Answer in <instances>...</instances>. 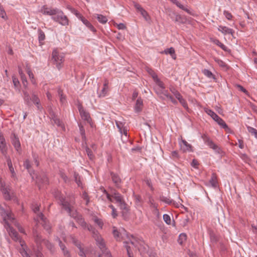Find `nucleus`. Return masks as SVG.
I'll list each match as a JSON object with an SVG mask.
<instances>
[{"instance_id":"052dcab7","label":"nucleus","mask_w":257,"mask_h":257,"mask_svg":"<svg viewBox=\"0 0 257 257\" xmlns=\"http://www.w3.org/2000/svg\"><path fill=\"white\" fill-rule=\"evenodd\" d=\"M107 89L108 88L103 87L102 89L101 90V93L99 94V97L105 96L107 93Z\"/></svg>"},{"instance_id":"f03ea898","label":"nucleus","mask_w":257,"mask_h":257,"mask_svg":"<svg viewBox=\"0 0 257 257\" xmlns=\"http://www.w3.org/2000/svg\"><path fill=\"white\" fill-rule=\"evenodd\" d=\"M59 200L60 201V204L62 206L63 208L67 211L69 214V215L74 218L75 220L78 218L81 215L79 214L77 211L74 209L70 206L69 202L66 200L65 198L62 196L61 195L58 196Z\"/></svg>"},{"instance_id":"9b49d317","label":"nucleus","mask_w":257,"mask_h":257,"mask_svg":"<svg viewBox=\"0 0 257 257\" xmlns=\"http://www.w3.org/2000/svg\"><path fill=\"white\" fill-rule=\"evenodd\" d=\"M134 6L138 11L141 13V15L144 17L146 21H148L150 20V18L148 12L143 8L140 4L134 2Z\"/></svg>"},{"instance_id":"c03bdc74","label":"nucleus","mask_w":257,"mask_h":257,"mask_svg":"<svg viewBox=\"0 0 257 257\" xmlns=\"http://www.w3.org/2000/svg\"><path fill=\"white\" fill-rule=\"evenodd\" d=\"M187 239V235L185 233H181L180 234L178 239V242L179 244H183V242Z\"/></svg>"},{"instance_id":"69168bd1","label":"nucleus","mask_w":257,"mask_h":257,"mask_svg":"<svg viewBox=\"0 0 257 257\" xmlns=\"http://www.w3.org/2000/svg\"><path fill=\"white\" fill-rule=\"evenodd\" d=\"M62 251L65 257H71L70 252L67 248L64 249V250H62Z\"/></svg>"},{"instance_id":"7ed1b4c3","label":"nucleus","mask_w":257,"mask_h":257,"mask_svg":"<svg viewBox=\"0 0 257 257\" xmlns=\"http://www.w3.org/2000/svg\"><path fill=\"white\" fill-rule=\"evenodd\" d=\"M51 60L56 67L60 70L63 66L64 58L63 54H60L56 49H55L52 53Z\"/></svg>"},{"instance_id":"8fccbe9b","label":"nucleus","mask_w":257,"mask_h":257,"mask_svg":"<svg viewBox=\"0 0 257 257\" xmlns=\"http://www.w3.org/2000/svg\"><path fill=\"white\" fill-rule=\"evenodd\" d=\"M43 243L49 249L51 250L53 249L54 246L53 244L48 240H44Z\"/></svg>"},{"instance_id":"cd10ccee","label":"nucleus","mask_w":257,"mask_h":257,"mask_svg":"<svg viewBox=\"0 0 257 257\" xmlns=\"http://www.w3.org/2000/svg\"><path fill=\"white\" fill-rule=\"evenodd\" d=\"M169 1L170 2H171L173 4L176 5L180 9L185 11L188 14H190V10L189 9L186 8L183 5H182L181 3H180L178 1H177V0H169Z\"/></svg>"},{"instance_id":"5701e85b","label":"nucleus","mask_w":257,"mask_h":257,"mask_svg":"<svg viewBox=\"0 0 257 257\" xmlns=\"http://www.w3.org/2000/svg\"><path fill=\"white\" fill-rule=\"evenodd\" d=\"M24 167L28 171L30 176L32 177L33 180H34V177L33 175L34 174V171L31 169V165L30 164V161L28 160H26L24 162Z\"/></svg>"},{"instance_id":"f8f14e48","label":"nucleus","mask_w":257,"mask_h":257,"mask_svg":"<svg viewBox=\"0 0 257 257\" xmlns=\"http://www.w3.org/2000/svg\"><path fill=\"white\" fill-rule=\"evenodd\" d=\"M58 9L49 8L46 6H43L41 12L44 14L54 16L58 13Z\"/></svg>"},{"instance_id":"e433bc0d","label":"nucleus","mask_w":257,"mask_h":257,"mask_svg":"<svg viewBox=\"0 0 257 257\" xmlns=\"http://www.w3.org/2000/svg\"><path fill=\"white\" fill-rule=\"evenodd\" d=\"M83 23L86 25L91 31L94 32L96 31L95 28L91 25V24L86 19L83 20Z\"/></svg>"},{"instance_id":"aec40b11","label":"nucleus","mask_w":257,"mask_h":257,"mask_svg":"<svg viewBox=\"0 0 257 257\" xmlns=\"http://www.w3.org/2000/svg\"><path fill=\"white\" fill-rule=\"evenodd\" d=\"M110 176L112 181L114 183L116 187L118 188L120 187V184L121 182V180L119 176L112 172H110Z\"/></svg>"},{"instance_id":"3c124183","label":"nucleus","mask_w":257,"mask_h":257,"mask_svg":"<svg viewBox=\"0 0 257 257\" xmlns=\"http://www.w3.org/2000/svg\"><path fill=\"white\" fill-rule=\"evenodd\" d=\"M178 100L185 108H188L187 103L182 96H181L178 99Z\"/></svg>"},{"instance_id":"a878e982","label":"nucleus","mask_w":257,"mask_h":257,"mask_svg":"<svg viewBox=\"0 0 257 257\" xmlns=\"http://www.w3.org/2000/svg\"><path fill=\"white\" fill-rule=\"evenodd\" d=\"M218 30L225 35L227 34H232L233 33L232 29L225 26H219Z\"/></svg>"},{"instance_id":"49530a36","label":"nucleus","mask_w":257,"mask_h":257,"mask_svg":"<svg viewBox=\"0 0 257 257\" xmlns=\"http://www.w3.org/2000/svg\"><path fill=\"white\" fill-rule=\"evenodd\" d=\"M39 33V41L40 42L43 41L45 39V35L44 34V32L41 29L39 30L38 31Z\"/></svg>"},{"instance_id":"4d7b16f0","label":"nucleus","mask_w":257,"mask_h":257,"mask_svg":"<svg viewBox=\"0 0 257 257\" xmlns=\"http://www.w3.org/2000/svg\"><path fill=\"white\" fill-rule=\"evenodd\" d=\"M24 100L28 106H30L31 105V97L30 95L25 97L24 98Z\"/></svg>"},{"instance_id":"393cba45","label":"nucleus","mask_w":257,"mask_h":257,"mask_svg":"<svg viewBox=\"0 0 257 257\" xmlns=\"http://www.w3.org/2000/svg\"><path fill=\"white\" fill-rule=\"evenodd\" d=\"M6 158L7 159V164H8V165L9 167V170L11 172V173H12V177L14 178L16 176V173L14 171V168L13 167L12 161H11L10 157L6 156Z\"/></svg>"},{"instance_id":"a18cd8bd","label":"nucleus","mask_w":257,"mask_h":257,"mask_svg":"<svg viewBox=\"0 0 257 257\" xmlns=\"http://www.w3.org/2000/svg\"><path fill=\"white\" fill-rule=\"evenodd\" d=\"M160 200L168 204H170L172 203V200L170 199L167 197L161 196L160 197Z\"/></svg>"},{"instance_id":"b1692460","label":"nucleus","mask_w":257,"mask_h":257,"mask_svg":"<svg viewBox=\"0 0 257 257\" xmlns=\"http://www.w3.org/2000/svg\"><path fill=\"white\" fill-rule=\"evenodd\" d=\"M112 197L117 203H119V202L123 201V198L121 195L115 190L112 191Z\"/></svg>"},{"instance_id":"f257e3e1","label":"nucleus","mask_w":257,"mask_h":257,"mask_svg":"<svg viewBox=\"0 0 257 257\" xmlns=\"http://www.w3.org/2000/svg\"><path fill=\"white\" fill-rule=\"evenodd\" d=\"M92 236L96 241L97 245L99 247L101 250L103 254L105 257H112L110 251L106 247V244L104 239L100 235L99 233L97 230H93L92 233Z\"/></svg>"},{"instance_id":"f3484780","label":"nucleus","mask_w":257,"mask_h":257,"mask_svg":"<svg viewBox=\"0 0 257 257\" xmlns=\"http://www.w3.org/2000/svg\"><path fill=\"white\" fill-rule=\"evenodd\" d=\"M33 235L35 241L38 245L40 244L42 242H44V240H45L42 238L41 235L40 234L38 231L35 229H33Z\"/></svg>"},{"instance_id":"680f3d73","label":"nucleus","mask_w":257,"mask_h":257,"mask_svg":"<svg viewBox=\"0 0 257 257\" xmlns=\"http://www.w3.org/2000/svg\"><path fill=\"white\" fill-rule=\"evenodd\" d=\"M148 72L152 75L153 78L154 79V80H156L157 79V78H158L157 74L154 72V71L150 69L148 70Z\"/></svg>"},{"instance_id":"4be33fe9","label":"nucleus","mask_w":257,"mask_h":257,"mask_svg":"<svg viewBox=\"0 0 257 257\" xmlns=\"http://www.w3.org/2000/svg\"><path fill=\"white\" fill-rule=\"evenodd\" d=\"M1 191H2L4 198L7 200H10L12 198L11 194L9 192L10 189L6 187L4 185H2Z\"/></svg>"},{"instance_id":"774afa93","label":"nucleus","mask_w":257,"mask_h":257,"mask_svg":"<svg viewBox=\"0 0 257 257\" xmlns=\"http://www.w3.org/2000/svg\"><path fill=\"white\" fill-rule=\"evenodd\" d=\"M121 213L124 219H127L128 218L129 211L127 212L125 211H121Z\"/></svg>"},{"instance_id":"7c9ffc66","label":"nucleus","mask_w":257,"mask_h":257,"mask_svg":"<svg viewBox=\"0 0 257 257\" xmlns=\"http://www.w3.org/2000/svg\"><path fill=\"white\" fill-rule=\"evenodd\" d=\"M182 143L184 146H182V145H181V148L184 151H190L191 150V146L185 140H182Z\"/></svg>"},{"instance_id":"ea45409f","label":"nucleus","mask_w":257,"mask_h":257,"mask_svg":"<svg viewBox=\"0 0 257 257\" xmlns=\"http://www.w3.org/2000/svg\"><path fill=\"white\" fill-rule=\"evenodd\" d=\"M85 151L89 159L92 160L94 158V156L93 154L92 150L90 149H89L88 147H86Z\"/></svg>"},{"instance_id":"72a5a7b5","label":"nucleus","mask_w":257,"mask_h":257,"mask_svg":"<svg viewBox=\"0 0 257 257\" xmlns=\"http://www.w3.org/2000/svg\"><path fill=\"white\" fill-rule=\"evenodd\" d=\"M203 73L207 77L209 78H212L214 80H216L215 76L210 70L205 69L203 70Z\"/></svg>"},{"instance_id":"4c0bfd02","label":"nucleus","mask_w":257,"mask_h":257,"mask_svg":"<svg viewBox=\"0 0 257 257\" xmlns=\"http://www.w3.org/2000/svg\"><path fill=\"white\" fill-rule=\"evenodd\" d=\"M118 204L122 211H125L126 212L129 211V209L127 206V204L124 202L123 200Z\"/></svg>"},{"instance_id":"338daca9","label":"nucleus","mask_w":257,"mask_h":257,"mask_svg":"<svg viewBox=\"0 0 257 257\" xmlns=\"http://www.w3.org/2000/svg\"><path fill=\"white\" fill-rule=\"evenodd\" d=\"M20 253L23 257H30L29 254L24 248L20 251Z\"/></svg>"},{"instance_id":"f704fd0d","label":"nucleus","mask_w":257,"mask_h":257,"mask_svg":"<svg viewBox=\"0 0 257 257\" xmlns=\"http://www.w3.org/2000/svg\"><path fill=\"white\" fill-rule=\"evenodd\" d=\"M0 150L2 154L6 157L7 156V148L6 143L0 144Z\"/></svg>"},{"instance_id":"603ef678","label":"nucleus","mask_w":257,"mask_h":257,"mask_svg":"<svg viewBox=\"0 0 257 257\" xmlns=\"http://www.w3.org/2000/svg\"><path fill=\"white\" fill-rule=\"evenodd\" d=\"M74 177L75 178V181L77 185L80 186L81 184V182L80 181V178L79 174L76 172L74 174Z\"/></svg>"},{"instance_id":"58836bf2","label":"nucleus","mask_w":257,"mask_h":257,"mask_svg":"<svg viewBox=\"0 0 257 257\" xmlns=\"http://www.w3.org/2000/svg\"><path fill=\"white\" fill-rule=\"evenodd\" d=\"M79 127V131L80 133L81 134V136L82 137V139L84 141L86 140V136H85V129L83 125L81 124H78Z\"/></svg>"},{"instance_id":"e2e57ef3","label":"nucleus","mask_w":257,"mask_h":257,"mask_svg":"<svg viewBox=\"0 0 257 257\" xmlns=\"http://www.w3.org/2000/svg\"><path fill=\"white\" fill-rule=\"evenodd\" d=\"M223 13L227 19H228V20L231 19L232 16L231 13H230L229 12L226 11H224Z\"/></svg>"},{"instance_id":"a19ab883","label":"nucleus","mask_w":257,"mask_h":257,"mask_svg":"<svg viewBox=\"0 0 257 257\" xmlns=\"http://www.w3.org/2000/svg\"><path fill=\"white\" fill-rule=\"evenodd\" d=\"M170 90L177 99L182 96L180 92L175 88L171 87L170 88Z\"/></svg>"},{"instance_id":"a211bd4d","label":"nucleus","mask_w":257,"mask_h":257,"mask_svg":"<svg viewBox=\"0 0 257 257\" xmlns=\"http://www.w3.org/2000/svg\"><path fill=\"white\" fill-rule=\"evenodd\" d=\"M221 127L224 128L227 133H231L230 128L228 126L225 122L219 116L215 120Z\"/></svg>"},{"instance_id":"13d9d810","label":"nucleus","mask_w":257,"mask_h":257,"mask_svg":"<svg viewBox=\"0 0 257 257\" xmlns=\"http://www.w3.org/2000/svg\"><path fill=\"white\" fill-rule=\"evenodd\" d=\"M60 176L62 179L65 182H67L68 178L64 172L62 171L60 172Z\"/></svg>"},{"instance_id":"9d476101","label":"nucleus","mask_w":257,"mask_h":257,"mask_svg":"<svg viewBox=\"0 0 257 257\" xmlns=\"http://www.w3.org/2000/svg\"><path fill=\"white\" fill-rule=\"evenodd\" d=\"M76 221L82 226L83 228L87 229L91 233L93 232V230H95V228L92 226L87 224L81 215L79 216L78 218L76 219Z\"/></svg>"},{"instance_id":"412c9836","label":"nucleus","mask_w":257,"mask_h":257,"mask_svg":"<svg viewBox=\"0 0 257 257\" xmlns=\"http://www.w3.org/2000/svg\"><path fill=\"white\" fill-rule=\"evenodd\" d=\"M143 106V101L141 97H139L136 102L135 105V111L136 112L139 113L142 110Z\"/></svg>"},{"instance_id":"39448f33","label":"nucleus","mask_w":257,"mask_h":257,"mask_svg":"<svg viewBox=\"0 0 257 257\" xmlns=\"http://www.w3.org/2000/svg\"><path fill=\"white\" fill-rule=\"evenodd\" d=\"M202 138L203 140L205 143L210 148L212 149L214 151L222 156L224 153L217 145L215 144L213 141L206 135L204 134L202 136Z\"/></svg>"},{"instance_id":"0e129e2a","label":"nucleus","mask_w":257,"mask_h":257,"mask_svg":"<svg viewBox=\"0 0 257 257\" xmlns=\"http://www.w3.org/2000/svg\"><path fill=\"white\" fill-rule=\"evenodd\" d=\"M72 242L78 248H80V247H81L80 242H79L76 239H75L74 237H72Z\"/></svg>"},{"instance_id":"5fc2aeb1","label":"nucleus","mask_w":257,"mask_h":257,"mask_svg":"<svg viewBox=\"0 0 257 257\" xmlns=\"http://www.w3.org/2000/svg\"><path fill=\"white\" fill-rule=\"evenodd\" d=\"M155 81L159 87V88L165 89L164 84L162 81H161L158 78H157V79Z\"/></svg>"},{"instance_id":"1a4fd4ad","label":"nucleus","mask_w":257,"mask_h":257,"mask_svg":"<svg viewBox=\"0 0 257 257\" xmlns=\"http://www.w3.org/2000/svg\"><path fill=\"white\" fill-rule=\"evenodd\" d=\"M11 140L12 145L14 146L16 150L19 153L21 154V143L19 141L18 137L15 134L12 133L11 135Z\"/></svg>"},{"instance_id":"c756f323","label":"nucleus","mask_w":257,"mask_h":257,"mask_svg":"<svg viewBox=\"0 0 257 257\" xmlns=\"http://www.w3.org/2000/svg\"><path fill=\"white\" fill-rule=\"evenodd\" d=\"M209 183L211 184V186L214 188H216L218 186L216 176L215 174H212L211 178L209 180Z\"/></svg>"},{"instance_id":"20e7f679","label":"nucleus","mask_w":257,"mask_h":257,"mask_svg":"<svg viewBox=\"0 0 257 257\" xmlns=\"http://www.w3.org/2000/svg\"><path fill=\"white\" fill-rule=\"evenodd\" d=\"M123 243L124 244V246H125V247L126 249L128 257H133V254L131 252V246L128 245V244H129V243H131V244L134 245L135 247H137L140 251H143L146 249L145 247L143 245V244H142V242L140 243L137 241H134L131 240L130 242L124 241Z\"/></svg>"},{"instance_id":"4468645a","label":"nucleus","mask_w":257,"mask_h":257,"mask_svg":"<svg viewBox=\"0 0 257 257\" xmlns=\"http://www.w3.org/2000/svg\"><path fill=\"white\" fill-rule=\"evenodd\" d=\"M51 123L53 125H57L58 127H61L63 131H65V128L64 123L60 119L57 118L54 113L51 115Z\"/></svg>"},{"instance_id":"ddd939ff","label":"nucleus","mask_w":257,"mask_h":257,"mask_svg":"<svg viewBox=\"0 0 257 257\" xmlns=\"http://www.w3.org/2000/svg\"><path fill=\"white\" fill-rule=\"evenodd\" d=\"M78 109L82 118L91 124V118L89 113L86 112L82 106L79 107Z\"/></svg>"},{"instance_id":"864d4df0","label":"nucleus","mask_w":257,"mask_h":257,"mask_svg":"<svg viewBox=\"0 0 257 257\" xmlns=\"http://www.w3.org/2000/svg\"><path fill=\"white\" fill-rule=\"evenodd\" d=\"M163 219L164 221L167 223V224H171V220L170 216L167 214H165L163 215Z\"/></svg>"},{"instance_id":"dca6fc26","label":"nucleus","mask_w":257,"mask_h":257,"mask_svg":"<svg viewBox=\"0 0 257 257\" xmlns=\"http://www.w3.org/2000/svg\"><path fill=\"white\" fill-rule=\"evenodd\" d=\"M39 217H40L41 219L43 221L42 224V226H43L44 228L46 230L48 233L51 232V226L49 224V223L47 221L46 218L44 217V215L42 213H40L39 215Z\"/></svg>"},{"instance_id":"6ab92c4d","label":"nucleus","mask_w":257,"mask_h":257,"mask_svg":"<svg viewBox=\"0 0 257 257\" xmlns=\"http://www.w3.org/2000/svg\"><path fill=\"white\" fill-rule=\"evenodd\" d=\"M221 127L224 128L227 133H231L230 128L228 126L225 122L219 116L215 120Z\"/></svg>"},{"instance_id":"79ce46f5","label":"nucleus","mask_w":257,"mask_h":257,"mask_svg":"<svg viewBox=\"0 0 257 257\" xmlns=\"http://www.w3.org/2000/svg\"><path fill=\"white\" fill-rule=\"evenodd\" d=\"M162 94L159 95V97L163 100H166L167 99L169 96H170V94L168 92L167 90H164L163 92V93H161Z\"/></svg>"},{"instance_id":"423d86ee","label":"nucleus","mask_w":257,"mask_h":257,"mask_svg":"<svg viewBox=\"0 0 257 257\" xmlns=\"http://www.w3.org/2000/svg\"><path fill=\"white\" fill-rule=\"evenodd\" d=\"M52 19L62 26H68L69 25V20L62 11L58 10V13L54 16H52Z\"/></svg>"},{"instance_id":"37998d69","label":"nucleus","mask_w":257,"mask_h":257,"mask_svg":"<svg viewBox=\"0 0 257 257\" xmlns=\"http://www.w3.org/2000/svg\"><path fill=\"white\" fill-rule=\"evenodd\" d=\"M175 22H177L180 23H185L186 20L185 18L182 17L181 15H176L175 17Z\"/></svg>"},{"instance_id":"473e14b6","label":"nucleus","mask_w":257,"mask_h":257,"mask_svg":"<svg viewBox=\"0 0 257 257\" xmlns=\"http://www.w3.org/2000/svg\"><path fill=\"white\" fill-rule=\"evenodd\" d=\"M96 18L99 23L104 24L107 22V19L105 16L100 14H96Z\"/></svg>"},{"instance_id":"2eb2a0df","label":"nucleus","mask_w":257,"mask_h":257,"mask_svg":"<svg viewBox=\"0 0 257 257\" xmlns=\"http://www.w3.org/2000/svg\"><path fill=\"white\" fill-rule=\"evenodd\" d=\"M2 215L3 216V219L5 221V225H6V222H8L9 223V221L14 222L15 221V218L12 216L11 213L6 212V211L2 208Z\"/></svg>"},{"instance_id":"c9c22d12","label":"nucleus","mask_w":257,"mask_h":257,"mask_svg":"<svg viewBox=\"0 0 257 257\" xmlns=\"http://www.w3.org/2000/svg\"><path fill=\"white\" fill-rule=\"evenodd\" d=\"M0 17L3 19L7 20L8 17L3 6L0 4Z\"/></svg>"},{"instance_id":"c85d7f7f","label":"nucleus","mask_w":257,"mask_h":257,"mask_svg":"<svg viewBox=\"0 0 257 257\" xmlns=\"http://www.w3.org/2000/svg\"><path fill=\"white\" fill-rule=\"evenodd\" d=\"M205 111L207 114L210 115L214 120H216L219 116L216 113L210 109L205 108Z\"/></svg>"},{"instance_id":"6e6d98bb","label":"nucleus","mask_w":257,"mask_h":257,"mask_svg":"<svg viewBox=\"0 0 257 257\" xmlns=\"http://www.w3.org/2000/svg\"><path fill=\"white\" fill-rule=\"evenodd\" d=\"M94 222L95 223H96L101 228H102V226L103 225V221H102L101 219H99V218H95L94 219Z\"/></svg>"},{"instance_id":"6e6552de","label":"nucleus","mask_w":257,"mask_h":257,"mask_svg":"<svg viewBox=\"0 0 257 257\" xmlns=\"http://www.w3.org/2000/svg\"><path fill=\"white\" fill-rule=\"evenodd\" d=\"M5 227L14 240L18 241L20 239L18 233L10 225V223L6 222V225H5Z\"/></svg>"},{"instance_id":"0eeeda50","label":"nucleus","mask_w":257,"mask_h":257,"mask_svg":"<svg viewBox=\"0 0 257 257\" xmlns=\"http://www.w3.org/2000/svg\"><path fill=\"white\" fill-rule=\"evenodd\" d=\"M36 183L39 189L43 186L48 185L49 184V180L46 175L42 173L38 175L36 177Z\"/></svg>"},{"instance_id":"2f4dec72","label":"nucleus","mask_w":257,"mask_h":257,"mask_svg":"<svg viewBox=\"0 0 257 257\" xmlns=\"http://www.w3.org/2000/svg\"><path fill=\"white\" fill-rule=\"evenodd\" d=\"M214 43L217 45V46H218L219 47H220L222 50H223L224 51H226V52H228L229 51H230L228 48L227 47L225 46L223 44H222L219 40L218 39H215L214 41Z\"/></svg>"},{"instance_id":"bb28decb","label":"nucleus","mask_w":257,"mask_h":257,"mask_svg":"<svg viewBox=\"0 0 257 257\" xmlns=\"http://www.w3.org/2000/svg\"><path fill=\"white\" fill-rule=\"evenodd\" d=\"M163 53H164L166 54H170L174 60H175L176 59L175 51L174 48L173 47H171L170 48L165 49Z\"/></svg>"},{"instance_id":"bf43d9fd","label":"nucleus","mask_w":257,"mask_h":257,"mask_svg":"<svg viewBox=\"0 0 257 257\" xmlns=\"http://www.w3.org/2000/svg\"><path fill=\"white\" fill-rule=\"evenodd\" d=\"M113 235L116 239L119 237V232L115 227H113Z\"/></svg>"},{"instance_id":"09e8293b","label":"nucleus","mask_w":257,"mask_h":257,"mask_svg":"<svg viewBox=\"0 0 257 257\" xmlns=\"http://www.w3.org/2000/svg\"><path fill=\"white\" fill-rule=\"evenodd\" d=\"M248 131L257 139V130L251 126H247Z\"/></svg>"},{"instance_id":"de8ad7c7","label":"nucleus","mask_w":257,"mask_h":257,"mask_svg":"<svg viewBox=\"0 0 257 257\" xmlns=\"http://www.w3.org/2000/svg\"><path fill=\"white\" fill-rule=\"evenodd\" d=\"M31 101L33 102L35 104H38V102H40V99L36 94L33 93L31 97Z\"/></svg>"}]
</instances>
